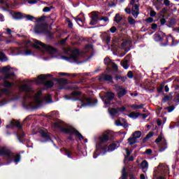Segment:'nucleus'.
Wrapping results in <instances>:
<instances>
[{
  "label": "nucleus",
  "instance_id": "f257e3e1",
  "mask_svg": "<svg viewBox=\"0 0 179 179\" xmlns=\"http://www.w3.org/2000/svg\"><path fill=\"white\" fill-rule=\"evenodd\" d=\"M55 128H57V129H59L62 132V134H66L70 135L69 137H67L68 141H73V137L72 135H76L79 139V141H82L85 139V137L74 127H64V124L62 122L59 121L54 123Z\"/></svg>",
  "mask_w": 179,
  "mask_h": 179
},
{
  "label": "nucleus",
  "instance_id": "f03ea898",
  "mask_svg": "<svg viewBox=\"0 0 179 179\" xmlns=\"http://www.w3.org/2000/svg\"><path fill=\"white\" fill-rule=\"evenodd\" d=\"M32 47L36 50H43V51H46L47 52H49V54H57L58 52V49L43 43L41 41L37 40L32 44Z\"/></svg>",
  "mask_w": 179,
  "mask_h": 179
},
{
  "label": "nucleus",
  "instance_id": "7ed1b4c3",
  "mask_svg": "<svg viewBox=\"0 0 179 179\" xmlns=\"http://www.w3.org/2000/svg\"><path fill=\"white\" fill-rule=\"evenodd\" d=\"M139 4L135 3V0H131L128 7L124 9V12L127 15H131V13L132 16L136 19L139 15Z\"/></svg>",
  "mask_w": 179,
  "mask_h": 179
},
{
  "label": "nucleus",
  "instance_id": "20e7f679",
  "mask_svg": "<svg viewBox=\"0 0 179 179\" xmlns=\"http://www.w3.org/2000/svg\"><path fill=\"white\" fill-rule=\"evenodd\" d=\"M169 171V166L159 164L157 169L154 171L152 179H166V174Z\"/></svg>",
  "mask_w": 179,
  "mask_h": 179
},
{
  "label": "nucleus",
  "instance_id": "39448f33",
  "mask_svg": "<svg viewBox=\"0 0 179 179\" xmlns=\"http://www.w3.org/2000/svg\"><path fill=\"white\" fill-rule=\"evenodd\" d=\"M103 62L106 66V71L108 72H114V71H118V66L109 57H106L103 59Z\"/></svg>",
  "mask_w": 179,
  "mask_h": 179
},
{
  "label": "nucleus",
  "instance_id": "423d86ee",
  "mask_svg": "<svg viewBox=\"0 0 179 179\" xmlns=\"http://www.w3.org/2000/svg\"><path fill=\"white\" fill-rule=\"evenodd\" d=\"M52 77V75L51 74H41L38 76V80H41L42 85H43V86H45V87H49L51 88L52 87V86H54V83L51 80H48V81H44L45 80V79H47V78H51Z\"/></svg>",
  "mask_w": 179,
  "mask_h": 179
},
{
  "label": "nucleus",
  "instance_id": "0eeeda50",
  "mask_svg": "<svg viewBox=\"0 0 179 179\" xmlns=\"http://www.w3.org/2000/svg\"><path fill=\"white\" fill-rule=\"evenodd\" d=\"M166 41L161 43V47H167L169 44H171V47H174V45H178L179 41L176 40V38H174L171 34H169L167 36V37L165 38Z\"/></svg>",
  "mask_w": 179,
  "mask_h": 179
},
{
  "label": "nucleus",
  "instance_id": "6e6552de",
  "mask_svg": "<svg viewBox=\"0 0 179 179\" xmlns=\"http://www.w3.org/2000/svg\"><path fill=\"white\" fill-rule=\"evenodd\" d=\"M154 40L156 43H159L160 47H162V43H164L166 41V38H167V36L165 33L162 31H158L156 32L154 36Z\"/></svg>",
  "mask_w": 179,
  "mask_h": 179
},
{
  "label": "nucleus",
  "instance_id": "1a4fd4ad",
  "mask_svg": "<svg viewBox=\"0 0 179 179\" xmlns=\"http://www.w3.org/2000/svg\"><path fill=\"white\" fill-rule=\"evenodd\" d=\"M34 31L36 34H43L44 33H48V29H47V24H36L34 27Z\"/></svg>",
  "mask_w": 179,
  "mask_h": 179
},
{
  "label": "nucleus",
  "instance_id": "9d476101",
  "mask_svg": "<svg viewBox=\"0 0 179 179\" xmlns=\"http://www.w3.org/2000/svg\"><path fill=\"white\" fill-rule=\"evenodd\" d=\"M110 141V131H106L105 133H103L101 136H99V148L106 150V147H101L103 143H107Z\"/></svg>",
  "mask_w": 179,
  "mask_h": 179
},
{
  "label": "nucleus",
  "instance_id": "9b49d317",
  "mask_svg": "<svg viewBox=\"0 0 179 179\" xmlns=\"http://www.w3.org/2000/svg\"><path fill=\"white\" fill-rule=\"evenodd\" d=\"M115 97V94L114 92H108L106 93L105 96L102 97V100L104 101V103L106 105L111 104V101L114 100Z\"/></svg>",
  "mask_w": 179,
  "mask_h": 179
},
{
  "label": "nucleus",
  "instance_id": "f8f14e48",
  "mask_svg": "<svg viewBox=\"0 0 179 179\" xmlns=\"http://www.w3.org/2000/svg\"><path fill=\"white\" fill-rule=\"evenodd\" d=\"M83 106H90V107H94V106H97V99L93 98H84L83 101H82Z\"/></svg>",
  "mask_w": 179,
  "mask_h": 179
},
{
  "label": "nucleus",
  "instance_id": "ddd939ff",
  "mask_svg": "<svg viewBox=\"0 0 179 179\" xmlns=\"http://www.w3.org/2000/svg\"><path fill=\"white\" fill-rule=\"evenodd\" d=\"M112 75L114 76L115 82H122V83H125L128 79L127 76L118 74V71H113L112 72Z\"/></svg>",
  "mask_w": 179,
  "mask_h": 179
},
{
  "label": "nucleus",
  "instance_id": "4468645a",
  "mask_svg": "<svg viewBox=\"0 0 179 179\" xmlns=\"http://www.w3.org/2000/svg\"><path fill=\"white\" fill-rule=\"evenodd\" d=\"M2 156H6L8 160H12V152L6 147L0 148V157H2Z\"/></svg>",
  "mask_w": 179,
  "mask_h": 179
},
{
  "label": "nucleus",
  "instance_id": "2eb2a0df",
  "mask_svg": "<svg viewBox=\"0 0 179 179\" xmlns=\"http://www.w3.org/2000/svg\"><path fill=\"white\" fill-rule=\"evenodd\" d=\"M6 127L10 129H13V128L15 127V128H18L19 131H22L23 126L20 124V122L13 120L10 121V124H7Z\"/></svg>",
  "mask_w": 179,
  "mask_h": 179
},
{
  "label": "nucleus",
  "instance_id": "dca6fc26",
  "mask_svg": "<svg viewBox=\"0 0 179 179\" xmlns=\"http://www.w3.org/2000/svg\"><path fill=\"white\" fill-rule=\"evenodd\" d=\"M116 92L117 93L118 99H121V97H124L125 94L128 93V91L122 87V85H119L116 87Z\"/></svg>",
  "mask_w": 179,
  "mask_h": 179
},
{
  "label": "nucleus",
  "instance_id": "f3484780",
  "mask_svg": "<svg viewBox=\"0 0 179 179\" xmlns=\"http://www.w3.org/2000/svg\"><path fill=\"white\" fill-rule=\"evenodd\" d=\"M39 133L41 134V136L45 140L43 142H52L53 143V145L55 146V143H54V141L51 139V136H50V133L45 132L44 130L39 131Z\"/></svg>",
  "mask_w": 179,
  "mask_h": 179
},
{
  "label": "nucleus",
  "instance_id": "a211bd4d",
  "mask_svg": "<svg viewBox=\"0 0 179 179\" xmlns=\"http://www.w3.org/2000/svg\"><path fill=\"white\" fill-rule=\"evenodd\" d=\"M110 72V74H103V79L105 82H110V83H114V81L113 79H114V76H113V71H108Z\"/></svg>",
  "mask_w": 179,
  "mask_h": 179
},
{
  "label": "nucleus",
  "instance_id": "6ab92c4d",
  "mask_svg": "<svg viewBox=\"0 0 179 179\" xmlns=\"http://www.w3.org/2000/svg\"><path fill=\"white\" fill-rule=\"evenodd\" d=\"M99 23V14L95 13L91 16L90 26H96Z\"/></svg>",
  "mask_w": 179,
  "mask_h": 179
},
{
  "label": "nucleus",
  "instance_id": "aec40b11",
  "mask_svg": "<svg viewBox=\"0 0 179 179\" xmlns=\"http://www.w3.org/2000/svg\"><path fill=\"white\" fill-rule=\"evenodd\" d=\"M20 90L24 93H31V88L27 84L22 85Z\"/></svg>",
  "mask_w": 179,
  "mask_h": 179
},
{
  "label": "nucleus",
  "instance_id": "412c9836",
  "mask_svg": "<svg viewBox=\"0 0 179 179\" xmlns=\"http://www.w3.org/2000/svg\"><path fill=\"white\" fill-rule=\"evenodd\" d=\"M13 19H15V20H22V19H24V15H23V13H14V14L13 15Z\"/></svg>",
  "mask_w": 179,
  "mask_h": 179
},
{
  "label": "nucleus",
  "instance_id": "4be33fe9",
  "mask_svg": "<svg viewBox=\"0 0 179 179\" xmlns=\"http://www.w3.org/2000/svg\"><path fill=\"white\" fill-rule=\"evenodd\" d=\"M141 169L143 171V173H145V171H148V169H149V163L146 160H143L141 162Z\"/></svg>",
  "mask_w": 179,
  "mask_h": 179
},
{
  "label": "nucleus",
  "instance_id": "5701e85b",
  "mask_svg": "<svg viewBox=\"0 0 179 179\" xmlns=\"http://www.w3.org/2000/svg\"><path fill=\"white\" fill-rule=\"evenodd\" d=\"M153 135H155V132L153 131H150L146 136L145 137H144L142 140V143H146V142H148V141H149V139H150V138H152V136H153Z\"/></svg>",
  "mask_w": 179,
  "mask_h": 179
},
{
  "label": "nucleus",
  "instance_id": "b1692460",
  "mask_svg": "<svg viewBox=\"0 0 179 179\" xmlns=\"http://www.w3.org/2000/svg\"><path fill=\"white\" fill-rule=\"evenodd\" d=\"M15 76H16V74H15V72H8V73H6L4 76V79H11V80H15Z\"/></svg>",
  "mask_w": 179,
  "mask_h": 179
},
{
  "label": "nucleus",
  "instance_id": "393cba45",
  "mask_svg": "<svg viewBox=\"0 0 179 179\" xmlns=\"http://www.w3.org/2000/svg\"><path fill=\"white\" fill-rule=\"evenodd\" d=\"M127 143H129L130 146H132V145L138 143V140L131 136L127 139Z\"/></svg>",
  "mask_w": 179,
  "mask_h": 179
},
{
  "label": "nucleus",
  "instance_id": "a878e982",
  "mask_svg": "<svg viewBox=\"0 0 179 179\" xmlns=\"http://www.w3.org/2000/svg\"><path fill=\"white\" fill-rule=\"evenodd\" d=\"M13 83H10L6 80H5L3 83V87H6V89H12L13 87Z\"/></svg>",
  "mask_w": 179,
  "mask_h": 179
},
{
  "label": "nucleus",
  "instance_id": "bb28decb",
  "mask_svg": "<svg viewBox=\"0 0 179 179\" xmlns=\"http://www.w3.org/2000/svg\"><path fill=\"white\" fill-rule=\"evenodd\" d=\"M24 136H26V134L23 131L19 135L17 134V138L21 143H24V142H26V141H24Z\"/></svg>",
  "mask_w": 179,
  "mask_h": 179
},
{
  "label": "nucleus",
  "instance_id": "cd10ccee",
  "mask_svg": "<svg viewBox=\"0 0 179 179\" xmlns=\"http://www.w3.org/2000/svg\"><path fill=\"white\" fill-rule=\"evenodd\" d=\"M145 107V104L141 103L140 105H136V104H132L129 106L130 108H133V110H141Z\"/></svg>",
  "mask_w": 179,
  "mask_h": 179
},
{
  "label": "nucleus",
  "instance_id": "c85d7f7f",
  "mask_svg": "<svg viewBox=\"0 0 179 179\" xmlns=\"http://www.w3.org/2000/svg\"><path fill=\"white\" fill-rule=\"evenodd\" d=\"M63 150L64 152L65 156H67L69 159H73V157H72V151H70L69 149L65 148H63Z\"/></svg>",
  "mask_w": 179,
  "mask_h": 179
},
{
  "label": "nucleus",
  "instance_id": "c756f323",
  "mask_svg": "<svg viewBox=\"0 0 179 179\" xmlns=\"http://www.w3.org/2000/svg\"><path fill=\"white\" fill-rule=\"evenodd\" d=\"M167 149V141H164L159 146V152H164Z\"/></svg>",
  "mask_w": 179,
  "mask_h": 179
},
{
  "label": "nucleus",
  "instance_id": "7c9ffc66",
  "mask_svg": "<svg viewBox=\"0 0 179 179\" xmlns=\"http://www.w3.org/2000/svg\"><path fill=\"white\" fill-rule=\"evenodd\" d=\"M8 61V57L6 55L3 53L1 50H0V62H6Z\"/></svg>",
  "mask_w": 179,
  "mask_h": 179
},
{
  "label": "nucleus",
  "instance_id": "2f4dec72",
  "mask_svg": "<svg viewBox=\"0 0 179 179\" xmlns=\"http://www.w3.org/2000/svg\"><path fill=\"white\" fill-rule=\"evenodd\" d=\"M120 146L119 143H113L112 144L109 145L108 147V150H115V149H117V148H118Z\"/></svg>",
  "mask_w": 179,
  "mask_h": 179
},
{
  "label": "nucleus",
  "instance_id": "473e14b6",
  "mask_svg": "<svg viewBox=\"0 0 179 179\" xmlns=\"http://www.w3.org/2000/svg\"><path fill=\"white\" fill-rule=\"evenodd\" d=\"M128 178V173H127V168L124 167L122 170V176L120 179H127Z\"/></svg>",
  "mask_w": 179,
  "mask_h": 179
},
{
  "label": "nucleus",
  "instance_id": "72a5a7b5",
  "mask_svg": "<svg viewBox=\"0 0 179 179\" xmlns=\"http://www.w3.org/2000/svg\"><path fill=\"white\" fill-rule=\"evenodd\" d=\"M131 136H133L134 138L136 139H139V138H141V136H142V132L141 131H134L132 134Z\"/></svg>",
  "mask_w": 179,
  "mask_h": 179
},
{
  "label": "nucleus",
  "instance_id": "f704fd0d",
  "mask_svg": "<svg viewBox=\"0 0 179 179\" xmlns=\"http://www.w3.org/2000/svg\"><path fill=\"white\" fill-rule=\"evenodd\" d=\"M56 82H57V83H59V85H66V83H68V80L65 79V78H56Z\"/></svg>",
  "mask_w": 179,
  "mask_h": 179
},
{
  "label": "nucleus",
  "instance_id": "c9c22d12",
  "mask_svg": "<svg viewBox=\"0 0 179 179\" xmlns=\"http://www.w3.org/2000/svg\"><path fill=\"white\" fill-rule=\"evenodd\" d=\"M169 12V9L167 8H164L159 12L160 17H166V14Z\"/></svg>",
  "mask_w": 179,
  "mask_h": 179
},
{
  "label": "nucleus",
  "instance_id": "e433bc0d",
  "mask_svg": "<svg viewBox=\"0 0 179 179\" xmlns=\"http://www.w3.org/2000/svg\"><path fill=\"white\" fill-rule=\"evenodd\" d=\"M122 20V17L120 15V13H117L114 17V22L116 23H120Z\"/></svg>",
  "mask_w": 179,
  "mask_h": 179
},
{
  "label": "nucleus",
  "instance_id": "4c0bfd02",
  "mask_svg": "<svg viewBox=\"0 0 179 179\" xmlns=\"http://www.w3.org/2000/svg\"><path fill=\"white\" fill-rule=\"evenodd\" d=\"M128 62H129V60L128 59H126L123 62H121V65L122 66H123L124 69H128V68H129Z\"/></svg>",
  "mask_w": 179,
  "mask_h": 179
},
{
  "label": "nucleus",
  "instance_id": "58836bf2",
  "mask_svg": "<svg viewBox=\"0 0 179 179\" xmlns=\"http://www.w3.org/2000/svg\"><path fill=\"white\" fill-rule=\"evenodd\" d=\"M110 115H117V114H118V109H117V108H110Z\"/></svg>",
  "mask_w": 179,
  "mask_h": 179
},
{
  "label": "nucleus",
  "instance_id": "ea45409f",
  "mask_svg": "<svg viewBox=\"0 0 179 179\" xmlns=\"http://www.w3.org/2000/svg\"><path fill=\"white\" fill-rule=\"evenodd\" d=\"M127 20H128V23L131 25L135 24V23H136V21H135V19H134L131 16H129L127 18Z\"/></svg>",
  "mask_w": 179,
  "mask_h": 179
},
{
  "label": "nucleus",
  "instance_id": "a19ab883",
  "mask_svg": "<svg viewBox=\"0 0 179 179\" xmlns=\"http://www.w3.org/2000/svg\"><path fill=\"white\" fill-rule=\"evenodd\" d=\"M171 100H173V96H169V95L165 96L162 99V101H163L164 103H167V101H171Z\"/></svg>",
  "mask_w": 179,
  "mask_h": 179
},
{
  "label": "nucleus",
  "instance_id": "79ce46f5",
  "mask_svg": "<svg viewBox=\"0 0 179 179\" xmlns=\"http://www.w3.org/2000/svg\"><path fill=\"white\" fill-rule=\"evenodd\" d=\"M59 75H60V76H72V78H76V76H77L76 73H73V74H69L68 73H59Z\"/></svg>",
  "mask_w": 179,
  "mask_h": 179
},
{
  "label": "nucleus",
  "instance_id": "37998d69",
  "mask_svg": "<svg viewBox=\"0 0 179 179\" xmlns=\"http://www.w3.org/2000/svg\"><path fill=\"white\" fill-rule=\"evenodd\" d=\"M140 115H141V113L133 112L129 115V117H130V118H134V117L136 118H138V117H139Z\"/></svg>",
  "mask_w": 179,
  "mask_h": 179
},
{
  "label": "nucleus",
  "instance_id": "c03bdc74",
  "mask_svg": "<svg viewBox=\"0 0 179 179\" xmlns=\"http://www.w3.org/2000/svg\"><path fill=\"white\" fill-rule=\"evenodd\" d=\"M20 154H17L15 156H14V163H19V162H20Z\"/></svg>",
  "mask_w": 179,
  "mask_h": 179
},
{
  "label": "nucleus",
  "instance_id": "a18cd8bd",
  "mask_svg": "<svg viewBox=\"0 0 179 179\" xmlns=\"http://www.w3.org/2000/svg\"><path fill=\"white\" fill-rule=\"evenodd\" d=\"M69 59H72L73 61H75V62H78V55L73 54L69 56Z\"/></svg>",
  "mask_w": 179,
  "mask_h": 179
},
{
  "label": "nucleus",
  "instance_id": "49530a36",
  "mask_svg": "<svg viewBox=\"0 0 179 179\" xmlns=\"http://www.w3.org/2000/svg\"><path fill=\"white\" fill-rule=\"evenodd\" d=\"M2 72H3V73H8L10 72V68H9V66L3 67Z\"/></svg>",
  "mask_w": 179,
  "mask_h": 179
},
{
  "label": "nucleus",
  "instance_id": "de8ad7c7",
  "mask_svg": "<svg viewBox=\"0 0 179 179\" xmlns=\"http://www.w3.org/2000/svg\"><path fill=\"white\" fill-rule=\"evenodd\" d=\"M51 9H54V6H51L50 7H45L43 9V12H45V13L50 12Z\"/></svg>",
  "mask_w": 179,
  "mask_h": 179
},
{
  "label": "nucleus",
  "instance_id": "09e8293b",
  "mask_svg": "<svg viewBox=\"0 0 179 179\" xmlns=\"http://www.w3.org/2000/svg\"><path fill=\"white\" fill-rule=\"evenodd\" d=\"M175 108H176V107L174 106H168V107L165 108V110H168V113H171V112L174 111Z\"/></svg>",
  "mask_w": 179,
  "mask_h": 179
},
{
  "label": "nucleus",
  "instance_id": "8fccbe9b",
  "mask_svg": "<svg viewBox=\"0 0 179 179\" xmlns=\"http://www.w3.org/2000/svg\"><path fill=\"white\" fill-rule=\"evenodd\" d=\"M117 30V33L120 31V33H122L124 31H125V29L122 28V25L119 24L117 26V28H116Z\"/></svg>",
  "mask_w": 179,
  "mask_h": 179
},
{
  "label": "nucleus",
  "instance_id": "3c124183",
  "mask_svg": "<svg viewBox=\"0 0 179 179\" xmlns=\"http://www.w3.org/2000/svg\"><path fill=\"white\" fill-rule=\"evenodd\" d=\"M66 22L68 23L69 29H72L73 27V23H72V21H71V20H69V18H68L66 20Z\"/></svg>",
  "mask_w": 179,
  "mask_h": 179
},
{
  "label": "nucleus",
  "instance_id": "603ef678",
  "mask_svg": "<svg viewBox=\"0 0 179 179\" xmlns=\"http://www.w3.org/2000/svg\"><path fill=\"white\" fill-rule=\"evenodd\" d=\"M27 20H31V22H33V20H36V17H34L33 15H27L25 16Z\"/></svg>",
  "mask_w": 179,
  "mask_h": 179
},
{
  "label": "nucleus",
  "instance_id": "864d4df0",
  "mask_svg": "<svg viewBox=\"0 0 179 179\" xmlns=\"http://www.w3.org/2000/svg\"><path fill=\"white\" fill-rule=\"evenodd\" d=\"M45 19H47V17H46V16H42V17L38 18V19L36 20V22H37L38 23H40V22H44V20H45Z\"/></svg>",
  "mask_w": 179,
  "mask_h": 179
},
{
  "label": "nucleus",
  "instance_id": "5fc2aeb1",
  "mask_svg": "<svg viewBox=\"0 0 179 179\" xmlns=\"http://www.w3.org/2000/svg\"><path fill=\"white\" fill-rule=\"evenodd\" d=\"M124 111H127L125 106H122V108L117 107V113H124Z\"/></svg>",
  "mask_w": 179,
  "mask_h": 179
},
{
  "label": "nucleus",
  "instance_id": "6e6d98bb",
  "mask_svg": "<svg viewBox=\"0 0 179 179\" xmlns=\"http://www.w3.org/2000/svg\"><path fill=\"white\" fill-rule=\"evenodd\" d=\"M38 2H40V0H29L28 1V3H29L30 5H34V3H38Z\"/></svg>",
  "mask_w": 179,
  "mask_h": 179
},
{
  "label": "nucleus",
  "instance_id": "4d7b16f0",
  "mask_svg": "<svg viewBox=\"0 0 179 179\" xmlns=\"http://www.w3.org/2000/svg\"><path fill=\"white\" fill-rule=\"evenodd\" d=\"M1 92L3 94H8L9 93V92H10V90H9L8 88H5V89H1Z\"/></svg>",
  "mask_w": 179,
  "mask_h": 179
},
{
  "label": "nucleus",
  "instance_id": "13d9d810",
  "mask_svg": "<svg viewBox=\"0 0 179 179\" xmlns=\"http://www.w3.org/2000/svg\"><path fill=\"white\" fill-rule=\"evenodd\" d=\"M127 78H129V79H132V78H134V72H132V71H128Z\"/></svg>",
  "mask_w": 179,
  "mask_h": 179
},
{
  "label": "nucleus",
  "instance_id": "bf43d9fd",
  "mask_svg": "<svg viewBox=\"0 0 179 179\" xmlns=\"http://www.w3.org/2000/svg\"><path fill=\"white\" fill-rule=\"evenodd\" d=\"M153 153V151L152 150V149L149 148L147 149L144 152L143 155H152Z\"/></svg>",
  "mask_w": 179,
  "mask_h": 179
},
{
  "label": "nucleus",
  "instance_id": "052dcab7",
  "mask_svg": "<svg viewBox=\"0 0 179 179\" xmlns=\"http://www.w3.org/2000/svg\"><path fill=\"white\" fill-rule=\"evenodd\" d=\"M162 2H163V0H157V1L155 2L154 5L160 6V5H163V3H162Z\"/></svg>",
  "mask_w": 179,
  "mask_h": 179
},
{
  "label": "nucleus",
  "instance_id": "680f3d73",
  "mask_svg": "<svg viewBox=\"0 0 179 179\" xmlns=\"http://www.w3.org/2000/svg\"><path fill=\"white\" fill-rule=\"evenodd\" d=\"M162 141H163V137H162V136H159L155 142V143H160Z\"/></svg>",
  "mask_w": 179,
  "mask_h": 179
},
{
  "label": "nucleus",
  "instance_id": "e2e57ef3",
  "mask_svg": "<svg viewBox=\"0 0 179 179\" xmlns=\"http://www.w3.org/2000/svg\"><path fill=\"white\" fill-rule=\"evenodd\" d=\"M80 94H82V92H80V91L71 92V96H80Z\"/></svg>",
  "mask_w": 179,
  "mask_h": 179
},
{
  "label": "nucleus",
  "instance_id": "0e129e2a",
  "mask_svg": "<svg viewBox=\"0 0 179 179\" xmlns=\"http://www.w3.org/2000/svg\"><path fill=\"white\" fill-rule=\"evenodd\" d=\"M109 31H110V33H115V31H117V27L113 26L110 29H109Z\"/></svg>",
  "mask_w": 179,
  "mask_h": 179
},
{
  "label": "nucleus",
  "instance_id": "69168bd1",
  "mask_svg": "<svg viewBox=\"0 0 179 179\" xmlns=\"http://www.w3.org/2000/svg\"><path fill=\"white\" fill-rule=\"evenodd\" d=\"M176 23H177L176 22V19H174V18L171 19V20L169 22V24H171V26H174L176 24Z\"/></svg>",
  "mask_w": 179,
  "mask_h": 179
},
{
  "label": "nucleus",
  "instance_id": "338daca9",
  "mask_svg": "<svg viewBox=\"0 0 179 179\" xmlns=\"http://www.w3.org/2000/svg\"><path fill=\"white\" fill-rule=\"evenodd\" d=\"M145 22H146V23H153L154 20L152 17H148V18L145 19Z\"/></svg>",
  "mask_w": 179,
  "mask_h": 179
},
{
  "label": "nucleus",
  "instance_id": "774afa93",
  "mask_svg": "<svg viewBox=\"0 0 179 179\" xmlns=\"http://www.w3.org/2000/svg\"><path fill=\"white\" fill-rule=\"evenodd\" d=\"M173 101H175V103H179V93L176 94V96L173 99Z\"/></svg>",
  "mask_w": 179,
  "mask_h": 179
}]
</instances>
